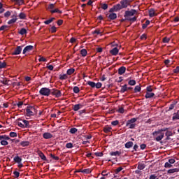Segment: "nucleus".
<instances>
[{"label": "nucleus", "mask_w": 179, "mask_h": 179, "mask_svg": "<svg viewBox=\"0 0 179 179\" xmlns=\"http://www.w3.org/2000/svg\"><path fill=\"white\" fill-rule=\"evenodd\" d=\"M59 79L60 80H65L68 79V74H60Z\"/></svg>", "instance_id": "nucleus-29"}, {"label": "nucleus", "mask_w": 179, "mask_h": 179, "mask_svg": "<svg viewBox=\"0 0 179 179\" xmlns=\"http://www.w3.org/2000/svg\"><path fill=\"white\" fill-rule=\"evenodd\" d=\"M95 87L96 89H100L101 87V83H97L96 84L95 83Z\"/></svg>", "instance_id": "nucleus-63"}, {"label": "nucleus", "mask_w": 179, "mask_h": 179, "mask_svg": "<svg viewBox=\"0 0 179 179\" xmlns=\"http://www.w3.org/2000/svg\"><path fill=\"white\" fill-rule=\"evenodd\" d=\"M10 136L11 138H16V136H17V133H16V132H10Z\"/></svg>", "instance_id": "nucleus-59"}, {"label": "nucleus", "mask_w": 179, "mask_h": 179, "mask_svg": "<svg viewBox=\"0 0 179 179\" xmlns=\"http://www.w3.org/2000/svg\"><path fill=\"white\" fill-rule=\"evenodd\" d=\"M176 120H179V110L177 113H174L173 116L172 117V121H176Z\"/></svg>", "instance_id": "nucleus-22"}, {"label": "nucleus", "mask_w": 179, "mask_h": 179, "mask_svg": "<svg viewBox=\"0 0 179 179\" xmlns=\"http://www.w3.org/2000/svg\"><path fill=\"white\" fill-rule=\"evenodd\" d=\"M141 86L137 85L134 88V93H138V92H141Z\"/></svg>", "instance_id": "nucleus-49"}, {"label": "nucleus", "mask_w": 179, "mask_h": 179, "mask_svg": "<svg viewBox=\"0 0 179 179\" xmlns=\"http://www.w3.org/2000/svg\"><path fill=\"white\" fill-rule=\"evenodd\" d=\"M129 85L130 86H135V85H136V81L135 80H130L129 81Z\"/></svg>", "instance_id": "nucleus-50"}, {"label": "nucleus", "mask_w": 179, "mask_h": 179, "mask_svg": "<svg viewBox=\"0 0 179 179\" xmlns=\"http://www.w3.org/2000/svg\"><path fill=\"white\" fill-rule=\"evenodd\" d=\"M131 2H132V0H122L120 1V4L122 5L123 9H125V8H128V6H129Z\"/></svg>", "instance_id": "nucleus-8"}, {"label": "nucleus", "mask_w": 179, "mask_h": 179, "mask_svg": "<svg viewBox=\"0 0 179 179\" xmlns=\"http://www.w3.org/2000/svg\"><path fill=\"white\" fill-rule=\"evenodd\" d=\"M120 155H121V152H119V151L110 152V156H120Z\"/></svg>", "instance_id": "nucleus-40"}, {"label": "nucleus", "mask_w": 179, "mask_h": 179, "mask_svg": "<svg viewBox=\"0 0 179 179\" xmlns=\"http://www.w3.org/2000/svg\"><path fill=\"white\" fill-rule=\"evenodd\" d=\"M73 93L78 94V93H79V92H80V90L79 89V87L78 86H75L73 88Z\"/></svg>", "instance_id": "nucleus-45"}, {"label": "nucleus", "mask_w": 179, "mask_h": 179, "mask_svg": "<svg viewBox=\"0 0 179 179\" xmlns=\"http://www.w3.org/2000/svg\"><path fill=\"white\" fill-rule=\"evenodd\" d=\"M20 145H21V146H23V148H24L26 146H29V145H30V142L29 141H21Z\"/></svg>", "instance_id": "nucleus-36"}, {"label": "nucleus", "mask_w": 179, "mask_h": 179, "mask_svg": "<svg viewBox=\"0 0 179 179\" xmlns=\"http://www.w3.org/2000/svg\"><path fill=\"white\" fill-rule=\"evenodd\" d=\"M148 13L150 17H155V16H157V13H156V10H155V8H150Z\"/></svg>", "instance_id": "nucleus-12"}, {"label": "nucleus", "mask_w": 179, "mask_h": 179, "mask_svg": "<svg viewBox=\"0 0 179 179\" xmlns=\"http://www.w3.org/2000/svg\"><path fill=\"white\" fill-rule=\"evenodd\" d=\"M132 146H134V142L132 141H129L125 143V148L127 149H129L130 148H132Z\"/></svg>", "instance_id": "nucleus-30"}, {"label": "nucleus", "mask_w": 179, "mask_h": 179, "mask_svg": "<svg viewBox=\"0 0 179 179\" xmlns=\"http://www.w3.org/2000/svg\"><path fill=\"white\" fill-rule=\"evenodd\" d=\"M80 55L82 57H86V55H87V50H86V49H82L80 50Z\"/></svg>", "instance_id": "nucleus-41"}, {"label": "nucleus", "mask_w": 179, "mask_h": 179, "mask_svg": "<svg viewBox=\"0 0 179 179\" xmlns=\"http://www.w3.org/2000/svg\"><path fill=\"white\" fill-rule=\"evenodd\" d=\"M39 94L41 96H46L47 97H48V96H50V94H51V90H50L48 87H42L39 90Z\"/></svg>", "instance_id": "nucleus-3"}, {"label": "nucleus", "mask_w": 179, "mask_h": 179, "mask_svg": "<svg viewBox=\"0 0 179 179\" xmlns=\"http://www.w3.org/2000/svg\"><path fill=\"white\" fill-rule=\"evenodd\" d=\"M34 50V46L29 45L26 46L23 50L22 54H26V52H30V51H33Z\"/></svg>", "instance_id": "nucleus-10"}, {"label": "nucleus", "mask_w": 179, "mask_h": 179, "mask_svg": "<svg viewBox=\"0 0 179 179\" xmlns=\"http://www.w3.org/2000/svg\"><path fill=\"white\" fill-rule=\"evenodd\" d=\"M136 121H138V118L136 117L127 120L126 127H128L129 129H134V128L136 127V124H135Z\"/></svg>", "instance_id": "nucleus-1"}, {"label": "nucleus", "mask_w": 179, "mask_h": 179, "mask_svg": "<svg viewBox=\"0 0 179 179\" xmlns=\"http://www.w3.org/2000/svg\"><path fill=\"white\" fill-rule=\"evenodd\" d=\"M24 125V128H30V123L29 122V121L24 120H22Z\"/></svg>", "instance_id": "nucleus-39"}, {"label": "nucleus", "mask_w": 179, "mask_h": 179, "mask_svg": "<svg viewBox=\"0 0 179 179\" xmlns=\"http://www.w3.org/2000/svg\"><path fill=\"white\" fill-rule=\"evenodd\" d=\"M114 6H115V8L116 9L117 12H118V10H121V9H124V7H122V4L117 3V4L115 5Z\"/></svg>", "instance_id": "nucleus-31"}, {"label": "nucleus", "mask_w": 179, "mask_h": 179, "mask_svg": "<svg viewBox=\"0 0 179 179\" xmlns=\"http://www.w3.org/2000/svg\"><path fill=\"white\" fill-rule=\"evenodd\" d=\"M145 168V165L143 163L139 162L138 164L137 169H138L139 171H143L144 170Z\"/></svg>", "instance_id": "nucleus-24"}, {"label": "nucleus", "mask_w": 179, "mask_h": 179, "mask_svg": "<svg viewBox=\"0 0 179 179\" xmlns=\"http://www.w3.org/2000/svg\"><path fill=\"white\" fill-rule=\"evenodd\" d=\"M87 85H88L89 86L93 88L96 87V83L93 81H87Z\"/></svg>", "instance_id": "nucleus-37"}, {"label": "nucleus", "mask_w": 179, "mask_h": 179, "mask_svg": "<svg viewBox=\"0 0 179 179\" xmlns=\"http://www.w3.org/2000/svg\"><path fill=\"white\" fill-rule=\"evenodd\" d=\"M119 124L120 122L118 120H114L111 122V125H113V127H117V125H118Z\"/></svg>", "instance_id": "nucleus-55"}, {"label": "nucleus", "mask_w": 179, "mask_h": 179, "mask_svg": "<svg viewBox=\"0 0 179 179\" xmlns=\"http://www.w3.org/2000/svg\"><path fill=\"white\" fill-rule=\"evenodd\" d=\"M125 20H128L129 22H136V17H127L125 19Z\"/></svg>", "instance_id": "nucleus-48"}, {"label": "nucleus", "mask_w": 179, "mask_h": 179, "mask_svg": "<svg viewBox=\"0 0 179 179\" xmlns=\"http://www.w3.org/2000/svg\"><path fill=\"white\" fill-rule=\"evenodd\" d=\"M50 94H52V96H55L57 98H59L61 96H62L61 91L55 89L50 90Z\"/></svg>", "instance_id": "nucleus-5"}, {"label": "nucleus", "mask_w": 179, "mask_h": 179, "mask_svg": "<svg viewBox=\"0 0 179 179\" xmlns=\"http://www.w3.org/2000/svg\"><path fill=\"white\" fill-rule=\"evenodd\" d=\"M46 9L52 13V10H54L55 9V3H50L49 5H48Z\"/></svg>", "instance_id": "nucleus-13"}, {"label": "nucleus", "mask_w": 179, "mask_h": 179, "mask_svg": "<svg viewBox=\"0 0 179 179\" xmlns=\"http://www.w3.org/2000/svg\"><path fill=\"white\" fill-rule=\"evenodd\" d=\"M43 137L44 139H51V138H52V134L50 132H46L43 134Z\"/></svg>", "instance_id": "nucleus-18"}, {"label": "nucleus", "mask_w": 179, "mask_h": 179, "mask_svg": "<svg viewBox=\"0 0 179 179\" xmlns=\"http://www.w3.org/2000/svg\"><path fill=\"white\" fill-rule=\"evenodd\" d=\"M3 30H9V26H8V25H2L0 27V31H2Z\"/></svg>", "instance_id": "nucleus-43"}, {"label": "nucleus", "mask_w": 179, "mask_h": 179, "mask_svg": "<svg viewBox=\"0 0 179 179\" xmlns=\"http://www.w3.org/2000/svg\"><path fill=\"white\" fill-rule=\"evenodd\" d=\"M20 19H26V14L24 13H20L18 15Z\"/></svg>", "instance_id": "nucleus-54"}, {"label": "nucleus", "mask_w": 179, "mask_h": 179, "mask_svg": "<svg viewBox=\"0 0 179 179\" xmlns=\"http://www.w3.org/2000/svg\"><path fill=\"white\" fill-rule=\"evenodd\" d=\"M22 48L23 46H17L11 52V55H20V54H22Z\"/></svg>", "instance_id": "nucleus-6"}, {"label": "nucleus", "mask_w": 179, "mask_h": 179, "mask_svg": "<svg viewBox=\"0 0 179 179\" xmlns=\"http://www.w3.org/2000/svg\"><path fill=\"white\" fill-rule=\"evenodd\" d=\"M66 149H72L73 148V144L72 143H68L66 144Z\"/></svg>", "instance_id": "nucleus-51"}, {"label": "nucleus", "mask_w": 179, "mask_h": 179, "mask_svg": "<svg viewBox=\"0 0 179 179\" xmlns=\"http://www.w3.org/2000/svg\"><path fill=\"white\" fill-rule=\"evenodd\" d=\"M19 34L21 36H24V34H27V30H26L24 28H22L19 31Z\"/></svg>", "instance_id": "nucleus-34"}, {"label": "nucleus", "mask_w": 179, "mask_h": 179, "mask_svg": "<svg viewBox=\"0 0 179 179\" xmlns=\"http://www.w3.org/2000/svg\"><path fill=\"white\" fill-rule=\"evenodd\" d=\"M101 8L103 10H106V9H108V5L107 3H101Z\"/></svg>", "instance_id": "nucleus-44"}, {"label": "nucleus", "mask_w": 179, "mask_h": 179, "mask_svg": "<svg viewBox=\"0 0 179 179\" xmlns=\"http://www.w3.org/2000/svg\"><path fill=\"white\" fill-rule=\"evenodd\" d=\"M127 71V68L125 66H121L118 69V74L124 75V73Z\"/></svg>", "instance_id": "nucleus-19"}, {"label": "nucleus", "mask_w": 179, "mask_h": 179, "mask_svg": "<svg viewBox=\"0 0 179 179\" xmlns=\"http://www.w3.org/2000/svg\"><path fill=\"white\" fill-rule=\"evenodd\" d=\"M136 13V10L131 9V10H127L124 13V17L127 18L129 16H134Z\"/></svg>", "instance_id": "nucleus-9"}, {"label": "nucleus", "mask_w": 179, "mask_h": 179, "mask_svg": "<svg viewBox=\"0 0 179 179\" xmlns=\"http://www.w3.org/2000/svg\"><path fill=\"white\" fill-rule=\"evenodd\" d=\"M83 107V105L78 103L73 106V111H79L80 108Z\"/></svg>", "instance_id": "nucleus-17"}, {"label": "nucleus", "mask_w": 179, "mask_h": 179, "mask_svg": "<svg viewBox=\"0 0 179 179\" xmlns=\"http://www.w3.org/2000/svg\"><path fill=\"white\" fill-rule=\"evenodd\" d=\"M153 97H155V93L153 92H146L145 95V99H152Z\"/></svg>", "instance_id": "nucleus-20"}, {"label": "nucleus", "mask_w": 179, "mask_h": 179, "mask_svg": "<svg viewBox=\"0 0 179 179\" xmlns=\"http://www.w3.org/2000/svg\"><path fill=\"white\" fill-rule=\"evenodd\" d=\"M86 156L87 157H90V156H92V157H93V156H96V157H102L103 152H94V153L87 152L86 154Z\"/></svg>", "instance_id": "nucleus-7"}, {"label": "nucleus", "mask_w": 179, "mask_h": 179, "mask_svg": "<svg viewBox=\"0 0 179 179\" xmlns=\"http://www.w3.org/2000/svg\"><path fill=\"white\" fill-rule=\"evenodd\" d=\"M51 13H59V15H61V13H62V11L58 8H55V9H53V10H52Z\"/></svg>", "instance_id": "nucleus-46"}, {"label": "nucleus", "mask_w": 179, "mask_h": 179, "mask_svg": "<svg viewBox=\"0 0 179 179\" xmlns=\"http://www.w3.org/2000/svg\"><path fill=\"white\" fill-rule=\"evenodd\" d=\"M8 79H6V78H4V79L0 80V83H2L5 86H9V84L8 83Z\"/></svg>", "instance_id": "nucleus-38"}, {"label": "nucleus", "mask_w": 179, "mask_h": 179, "mask_svg": "<svg viewBox=\"0 0 179 179\" xmlns=\"http://www.w3.org/2000/svg\"><path fill=\"white\" fill-rule=\"evenodd\" d=\"M8 141H6V140L4 141H1V145H2L3 146H6L8 145Z\"/></svg>", "instance_id": "nucleus-60"}, {"label": "nucleus", "mask_w": 179, "mask_h": 179, "mask_svg": "<svg viewBox=\"0 0 179 179\" xmlns=\"http://www.w3.org/2000/svg\"><path fill=\"white\" fill-rule=\"evenodd\" d=\"M10 138L8 136L6 135H1L0 136V143L2 142V141H9Z\"/></svg>", "instance_id": "nucleus-21"}, {"label": "nucleus", "mask_w": 179, "mask_h": 179, "mask_svg": "<svg viewBox=\"0 0 179 179\" xmlns=\"http://www.w3.org/2000/svg\"><path fill=\"white\" fill-rule=\"evenodd\" d=\"M111 129H113V128L110 127L106 126L103 127V132H105V134H108V132H111Z\"/></svg>", "instance_id": "nucleus-28"}, {"label": "nucleus", "mask_w": 179, "mask_h": 179, "mask_svg": "<svg viewBox=\"0 0 179 179\" xmlns=\"http://www.w3.org/2000/svg\"><path fill=\"white\" fill-rule=\"evenodd\" d=\"M27 117H31L35 114H37V109L34 106H27Z\"/></svg>", "instance_id": "nucleus-2"}, {"label": "nucleus", "mask_w": 179, "mask_h": 179, "mask_svg": "<svg viewBox=\"0 0 179 179\" xmlns=\"http://www.w3.org/2000/svg\"><path fill=\"white\" fill-rule=\"evenodd\" d=\"M13 2H15L16 5H18L19 6L23 5L24 3V0H11Z\"/></svg>", "instance_id": "nucleus-23"}, {"label": "nucleus", "mask_w": 179, "mask_h": 179, "mask_svg": "<svg viewBox=\"0 0 179 179\" xmlns=\"http://www.w3.org/2000/svg\"><path fill=\"white\" fill-rule=\"evenodd\" d=\"M147 92L151 93V92H153V89L152 88V85L148 86L146 87Z\"/></svg>", "instance_id": "nucleus-58"}, {"label": "nucleus", "mask_w": 179, "mask_h": 179, "mask_svg": "<svg viewBox=\"0 0 179 179\" xmlns=\"http://www.w3.org/2000/svg\"><path fill=\"white\" fill-rule=\"evenodd\" d=\"M179 172V168L171 169L167 170V174H173Z\"/></svg>", "instance_id": "nucleus-15"}, {"label": "nucleus", "mask_w": 179, "mask_h": 179, "mask_svg": "<svg viewBox=\"0 0 179 179\" xmlns=\"http://www.w3.org/2000/svg\"><path fill=\"white\" fill-rule=\"evenodd\" d=\"M170 41V38L164 37L163 38V43H169Z\"/></svg>", "instance_id": "nucleus-64"}, {"label": "nucleus", "mask_w": 179, "mask_h": 179, "mask_svg": "<svg viewBox=\"0 0 179 179\" xmlns=\"http://www.w3.org/2000/svg\"><path fill=\"white\" fill-rule=\"evenodd\" d=\"M22 159L21 158H14V162L18 164V169H22L24 166L22 165Z\"/></svg>", "instance_id": "nucleus-11"}, {"label": "nucleus", "mask_w": 179, "mask_h": 179, "mask_svg": "<svg viewBox=\"0 0 179 179\" xmlns=\"http://www.w3.org/2000/svg\"><path fill=\"white\" fill-rule=\"evenodd\" d=\"M164 138V133H161L160 136H158L155 138V141L157 142H160V141H162V139H163Z\"/></svg>", "instance_id": "nucleus-25"}, {"label": "nucleus", "mask_w": 179, "mask_h": 179, "mask_svg": "<svg viewBox=\"0 0 179 179\" xmlns=\"http://www.w3.org/2000/svg\"><path fill=\"white\" fill-rule=\"evenodd\" d=\"M17 21V18H12L8 22V24H13V23H16Z\"/></svg>", "instance_id": "nucleus-42"}, {"label": "nucleus", "mask_w": 179, "mask_h": 179, "mask_svg": "<svg viewBox=\"0 0 179 179\" xmlns=\"http://www.w3.org/2000/svg\"><path fill=\"white\" fill-rule=\"evenodd\" d=\"M150 24V21L149 20H146L144 24H142V29H145Z\"/></svg>", "instance_id": "nucleus-33"}, {"label": "nucleus", "mask_w": 179, "mask_h": 179, "mask_svg": "<svg viewBox=\"0 0 179 179\" xmlns=\"http://www.w3.org/2000/svg\"><path fill=\"white\" fill-rule=\"evenodd\" d=\"M44 163H56L60 161V158H41Z\"/></svg>", "instance_id": "nucleus-4"}, {"label": "nucleus", "mask_w": 179, "mask_h": 179, "mask_svg": "<svg viewBox=\"0 0 179 179\" xmlns=\"http://www.w3.org/2000/svg\"><path fill=\"white\" fill-rule=\"evenodd\" d=\"M167 128H164V129H161V130H159L158 131H154L153 133H152V135L155 136V135H159V134H161V132H164V131H167Z\"/></svg>", "instance_id": "nucleus-26"}, {"label": "nucleus", "mask_w": 179, "mask_h": 179, "mask_svg": "<svg viewBox=\"0 0 179 179\" xmlns=\"http://www.w3.org/2000/svg\"><path fill=\"white\" fill-rule=\"evenodd\" d=\"M173 73H179V66H176L175 69L173 70Z\"/></svg>", "instance_id": "nucleus-61"}, {"label": "nucleus", "mask_w": 179, "mask_h": 179, "mask_svg": "<svg viewBox=\"0 0 179 179\" xmlns=\"http://www.w3.org/2000/svg\"><path fill=\"white\" fill-rule=\"evenodd\" d=\"M108 18L110 20H115V19H117V13H111L110 14L108 15Z\"/></svg>", "instance_id": "nucleus-16"}, {"label": "nucleus", "mask_w": 179, "mask_h": 179, "mask_svg": "<svg viewBox=\"0 0 179 179\" xmlns=\"http://www.w3.org/2000/svg\"><path fill=\"white\" fill-rule=\"evenodd\" d=\"M73 73H75V69L73 68H71L68 69L66 71L67 75H72Z\"/></svg>", "instance_id": "nucleus-35"}, {"label": "nucleus", "mask_w": 179, "mask_h": 179, "mask_svg": "<svg viewBox=\"0 0 179 179\" xmlns=\"http://www.w3.org/2000/svg\"><path fill=\"white\" fill-rule=\"evenodd\" d=\"M82 173H85V174H89L90 173V169H85L83 170H80Z\"/></svg>", "instance_id": "nucleus-53"}, {"label": "nucleus", "mask_w": 179, "mask_h": 179, "mask_svg": "<svg viewBox=\"0 0 179 179\" xmlns=\"http://www.w3.org/2000/svg\"><path fill=\"white\" fill-rule=\"evenodd\" d=\"M10 15H11L10 11H7L4 13V17H9Z\"/></svg>", "instance_id": "nucleus-62"}, {"label": "nucleus", "mask_w": 179, "mask_h": 179, "mask_svg": "<svg viewBox=\"0 0 179 179\" xmlns=\"http://www.w3.org/2000/svg\"><path fill=\"white\" fill-rule=\"evenodd\" d=\"M177 106V101L173 102L169 106V108L168 111H171V110H174V108Z\"/></svg>", "instance_id": "nucleus-32"}, {"label": "nucleus", "mask_w": 179, "mask_h": 179, "mask_svg": "<svg viewBox=\"0 0 179 179\" xmlns=\"http://www.w3.org/2000/svg\"><path fill=\"white\" fill-rule=\"evenodd\" d=\"M172 164H169V163H164V168L166 169H170V168H172Z\"/></svg>", "instance_id": "nucleus-56"}, {"label": "nucleus", "mask_w": 179, "mask_h": 179, "mask_svg": "<svg viewBox=\"0 0 179 179\" xmlns=\"http://www.w3.org/2000/svg\"><path fill=\"white\" fill-rule=\"evenodd\" d=\"M3 68H6V62H0V69H3Z\"/></svg>", "instance_id": "nucleus-47"}, {"label": "nucleus", "mask_w": 179, "mask_h": 179, "mask_svg": "<svg viewBox=\"0 0 179 179\" xmlns=\"http://www.w3.org/2000/svg\"><path fill=\"white\" fill-rule=\"evenodd\" d=\"M50 31H51V33H56L57 32V27H55V26H52L50 28Z\"/></svg>", "instance_id": "nucleus-57"}, {"label": "nucleus", "mask_w": 179, "mask_h": 179, "mask_svg": "<svg viewBox=\"0 0 179 179\" xmlns=\"http://www.w3.org/2000/svg\"><path fill=\"white\" fill-rule=\"evenodd\" d=\"M128 90L127 84L121 87L120 93H125Z\"/></svg>", "instance_id": "nucleus-27"}, {"label": "nucleus", "mask_w": 179, "mask_h": 179, "mask_svg": "<svg viewBox=\"0 0 179 179\" xmlns=\"http://www.w3.org/2000/svg\"><path fill=\"white\" fill-rule=\"evenodd\" d=\"M119 50L118 48H114L112 50H110V54H111V55H118V52H119Z\"/></svg>", "instance_id": "nucleus-14"}, {"label": "nucleus", "mask_w": 179, "mask_h": 179, "mask_svg": "<svg viewBox=\"0 0 179 179\" xmlns=\"http://www.w3.org/2000/svg\"><path fill=\"white\" fill-rule=\"evenodd\" d=\"M70 134H76V132H78V129L73 127L70 129L69 130Z\"/></svg>", "instance_id": "nucleus-52"}]
</instances>
